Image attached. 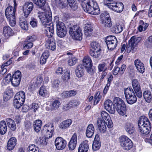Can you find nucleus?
Instances as JSON below:
<instances>
[{"mask_svg": "<svg viewBox=\"0 0 152 152\" xmlns=\"http://www.w3.org/2000/svg\"><path fill=\"white\" fill-rule=\"evenodd\" d=\"M132 84L133 90L129 87L124 90L126 99L127 103L129 104H132L136 102L137 99L135 95L139 98L142 96L140 86L137 80L136 79L133 80Z\"/></svg>", "mask_w": 152, "mask_h": 152, "instance_id": "nucleus-1", "label": "nucleus"}, {"mask_svg": "<svg viewBox=\"0 0 152 152\" xmlns=\"http://www.w3.org/2000/svg\"><path fill=\"white\" fill-rule=\"evenodd\" d=\"M82 6L84 11L89 14L97 15L100 13V10L97 3L92 0H84Z\"/></svg>", "mask_w": 152, "mask_h": 152, "instance_id": "nucleus-2", "label": "nucleus"}, {"mask_svg": "<svg viewBox=\"0 0 152 152\" xmlns=\"http://www.w3.org/2000/svg\"><path fill=\"white\" fill-rule=\"evenodd\" d=\"M138 125L140 132L143 136L148 135L150 132L151 127V123L145 116H141L140 118Z\"/></svg>", "mask_w": 152, "mask_h": 152, "instance_id": "nucleus-3", "label": "nucleus"}, {"mask_svg": "<svg viewBox=\"0 0 152 152\" xmlns=\"http://www.w3.org/2000/svg\"><path fill=\"white\" fill-rule=\"evenodd\" d=\"M114 107L117 112L120 115H124L126 113V105L123 100L118 97H115L113 101Z\"/></svg>", "mask_w": 152, "mask_h": 152, "instance_id": "nucleus-4", "label": "nucleus"}, {"mask_svg": "<svg viewBox=\"0 0 152 152\" xmlns=\"http://www.w3.org/2000/svg\"><path fill=\"white\" fill-rule=\"evenodd\" d=\"M37 16L43 27L50 25V23H52V18L51 12L48 11L44 12L39 11L37 12Z\"/></svg>", "mask_w": 152, "mask_h": 152, "instance_id": "nucleus-5", "label": "nucleus"}, {"mask_svg": "<svg viewBox=\"0 0 152 152\" xmlns=\"http://www.w3.org/2000/svg\"><path fill=\"white\" fill-rule=\"evenodd\" d=\"M25 99V93L20 91L17 93L14 97L13 100V105L17 109H19L23 105Z\"/></svg>", "mask_w": 152, "mask_h": 152, "instance_id": "nucleus-6", "label": "nucleus"}, {"mask_svg": "<svg viewBox=\"0 0 152 152\" xmlns=\"http://www.w3.org/2000/svg\"><path fill=\"white\" fill-rule=\"evenodd\" d=\"M69 34L75 40H81L82 39L83 33L81 28L77 25L69 28Z\"/></svg>", "mask_w": 152, "mask_h": 152, "instance_id": "nucleus-7", "label": "nucleus"}, {"mask_svg": "<svg viewBox=\"0 0 152 152\" xmlns=\"http://www.w3.org/2000/svg\"><path fill=\"white\" fill-rule=\"evenodd\" d=\"M121 146L126 150H129L133 146L132 141L125 136H122L120 138Z\"/></svg>", "mask_w": 152, "mask_h": 152, "instance_id": "nucleus-8", "label": "nucleus"}, {"mask_svg": "<svg viewBox=\"0 0 152 152\" xmlns=\"http://www.w3.org/2000/svg\"><path fill=\"white\" fill-rule=\"evenodd\" d=\"M105 42L107 45L108 49L112 50L115 49L117 46V40L116 37L113 36H109L107 37Z\"/></svg>", "mask_w": 152, "mask_h": 152, "instance_id": "nucleus-9", "label": "nucleus"}, {"mask_svg": "<svg viewBox=\"0 0 152 152\" xmlns=\"http://www.w3.org/2000/svg\"><path fill=\"white\" fill-rule=\"evenodd\" d=\"M54 128L52 124L48 123L45 125L41 130V132L44 135H48V137H52Z\"/></svg>", "mask_w": 152, "mask_h": 152, "instance_id": "nucleus-10", "label": "nucleus"}, {"mask_svg": "<svg viewBox=\"0 0 152 152\" xmlns=\"http://www.w3.org/2000/svg\"><path fill=\"white\" fill-rule=\"evenodd\" d=\"M107 5L109 8L117 12H121L124 8L123 4L121 2L108 3Z\"/></svg>", "mask_w": 152, "mask_h": 152, "instance_id": "nucleus-11", "label": "nucleus"}, {"mask_svg": "<svg viewBox=\"0 0 152 152\" xmlns=\"http://www.w3.org/2000/svg\"><path fill=\"white\" fill-rule=\"evenodd\" d=\"M66 29L63 23L58 24L56 27V34L59 37L62 38L66 34Z\"/></svg>", "mask_w": 152, "mask_h": 152, "instance_id": "nucleus-12", "label": "nucleus"}, {"mask_svg": "<svg viewBox=\"0 0 152 152\" xmlns=\"http://www.w3.org/2000/svg\"><path fill=\"white\" fill-rule=\"evenodd\" d=\"M34 4L31 2L25 3L23 6V11L25 17L26 18L33 10Z\"/></svg>", "mask_w": 152, "mask_h": 152, "instance_id": "nucleus-13", "label": "nucleus"}, {"mask_svg": "<svg viewBox=\"0 0 152 152\" xmlns=\"http://www.w3.org/2000/svg\"><path fill=\"white\" fill-rule=\"evenodd\" d=\"M55 144L56 148L58 150H62L64 149L66 147V142L63 138L58 137L56 139Z\"/></svg>", "mask_w": 152, "mask_h": 152, "instance_id": "nucleus-14", "label": "nucleus"}, {"mask_svg": "<svg viewBox=\"0 0 152 152\" xmlns=\"http://www.w3.org/2000/svg\"><path fill=\"white\" fill-rule=\"evenodd\" d=\"M104 106L105 109L110 113L113 114L115 113L114 104H113L111 100L108 99L106 101L104 102Z\"/></svg>", "mask_w": 152, "mask_h": 152, "instance_id": "nucleus-15", "label": "nucleus"}, {"mask_svg": "<svg viewBox=\"0 0 152 152\" xmlns=\"http://www.w3.org/2000/svg\"><path fill=\"white\" fill-rule=\"evenodd\" d=\"M54 25L53 23H50V25H48L47 26L43 27L45 31V33L49 38L52 37L54 32Z\"/></svg>", "mask_w": 152, "mask_h": 152, "instance_id": "nucleus-16", "label": "nucleus"}, {"mask_svg": "<svg viewBox=\"0 0 152 152\" xmlns=\"http://www.w3.org/2000/svg\"><path fill=\"white\" fill-rule=\"evenodd\" d=\"M16 8H13L11 6L8 7L6 9L5 11V16L7 19H9L12 17L15 16V13Z\"/></svg>", "mask_w": 152, "mask_h": 152, "instance_id": "nucleus-17", "label": "nucleus"}, {"mask_svg": "<svg viewBox=\"0 0 152 152\" xmlns=\"http://www.w3.org/2000/svg\"><path fill=\"white\" fill-rule=\"evenodd\" d=\"M45 46L48 49L54 50L56 48L55 40L53 38H49L46 42Z\"/></svg>", "mask_w": 152, "mask_h": 152, "instance_id": "nucleus-18", "label": "nucleus"}, {"mask_svg": "<svg viewBox=\"0 0 152 152\" xmlns=\"http://www.w3.org/2000/svg\"><path fill=\"white\" fill-rule=\"evenodd\" d=\"M134 64L137 70L139 72L142 73L144 72L145 68L144 65L140 59H137L135 60Z\"/></svg>", "mask_w": 152, "mask_h": 152, "instance_id": "nucleus-19", "label": "nucleus"}, {"mask_svg": "<svg viewBox=\"0 0 152 152\" xmlns=\"http://www.w3.org/2000/svg\"><path fill=\"white\" fill-rule=\"evenodd\" d=\"M101 147V142L99 136L98 134L96 135L94 142L92 145V149L94 151H97L99 150Z\"/></svg>", "mask_w": 152, "mask_h": 152, "instance_id": "nucleus-20", "label": "nucleus"}, {"mask_svg": "<svg viewBox=\"0 0 152 152\" xmlns=\"http://www.w3.org/2000/svg\"><path fill=\"white\" fill-rule=\"evenodd\" d=\"M97 124L99 131L101 133H104L106 130L105 122L102 118H100L97 120Z\"/></svg>", "mask_w": 152, "mask_h": 152, "instance_id": "nucleus-21", "label": "nucleus"}, {"mask_svg": "<svg viewBox=\"0 0 152 152\" xmlns=\"http://www.w3.org/2000/svg\"><path fill=\"white\" fill-rule=\"evenodd\" d=\"M88 149V141L86 140L80 145L78 149V152H87Z\"/></svg>", "mask_w": 152, "mask_h": 152, "instance_id": "nucleus-22", "label": "nucleus"}, {"mask_svg": "<svg viewBox=\"0 0 152 152\" xmlns=\"http://www.w3.org/2000/svg\"><path fill=\"white\" fill-rule=\"evenodd\" d=\"M17 140L15 137L11 138L8 142L7 148L8 150L11 151L15 148Z\"/></svg>", "mask_w": 152, "mask_h": 152, "instance_id": "nucleus-23", "label": "nucleus"}, {"mask_svg": "<svg viewBox=\"0 0 152 152\" xmlns=\"http://www.w3.org/2000/svg\"><path fill=\"white\" fill-rule=\"evenodd\" d=\"M84 71L83 66L82 64H79L75 69L76 75L78 77H81L84 75Z\"/></svg>", "mask_w": 152, "mask_h": 152, "instance_id": "nucleus-24", "label": "nucleus"}, {"mask_svg": "<svg viewBox=\"0 0 152 152\" xmlns=\"http://www.w3.org/2000/svg\"><path fill=\"white\" fill-rule=\"evenodd\" d=\"M94 132V128L92 124H89L87 127L86 134L87 137L91 138L93 135Z\"/></svg>", "mask_w": 152, "mask_h": 152, "instance_id": "nucleus-25", "label": "nucleus"}, {"mask_svg": "<svg viewBox=\"0 0 152 152\" xmlns=\"http://www.w3.org/2000/svg\"><path fill=\"white\" fill-rule=\"evenodd\" d=\"M8 127L12 131H14L16 129V126L14 121L10 118H7L6 119Z\"/></svg>", "mask_w": 152, "mask_h": 152, "instance_id": "nucleus-26", "label": "nucleus"}, {"mask_svg": "<svg viewBox=\"0 0 152 152\" xmlns=\"http://www.w3.org/2000/svg\"><path fill=\"white\" fill-rule=\"evenodd\" d=\"M49 56V52L48 50L44 51L42 54L40 58V63L41 64H45Z\"/></svg>", "mask_w": 152, "mask_h": 152, "instance_id": "nucleus-27", "label": "nucleus"}, {"mask_svg": "<svg viewBox=\"0 0 152 152\" xmlns=\"http://www.w3.org/2000/svg\"><path fill=\"white\" fill-rule=\"evenodd\" d=\"M13 31L8 26H6L3 28V33L6 37H8L12 35Z\"/></svg>", "mask_w": 152, "mask_h": 152, "instance_id": "nucleus-28", "label": "nucleus"}, {"mask_svg": "<svg viewBox=\"0 0 152 152\" xmlns=\"http://www.w3.org/2000/svg\"><path fill=\"white\" fill-rule=\"evenodd\" d=\"M126 131L129 134H132L134 132V128L133 124L130 123H127L125 126Z\"/></svg>", "mask_w": 152, "mask_h": 152, "instance_id": "nucleus-29", "label": "nucleus"}, {"mask_svg": "<svg viewBox=\"0 0 152 152\" xmlns=\"http://www.w3.org/2000/svg\"><path fill=\"white\" fill-rule=\"evenodd\" d=\"M7 131V127L5 121H1L0 122V134L3 135Z\"/></svg>", "mask_w": 152, "mask_h": 152, "instance_id": "nucleus-30", "label": "nucleus"}, {"mask_svg": "<svg viewBox=\"0 0 152 152\" xmlns=\"http://www.w3.org/2000/svg\"><path fill=\"white\" fill-rule=\"evenodd\" d=\"M19 23L20 26L22 29L26 30L28 29V23L26 20L23 18H20Z\"/></svg>", "mask_w": 152, "mask_h": 152, "instance_id": "nucleus-31", "label": "nucleus"}, {"mask_svg": "<svg viewBox=\"0 0 152 152\" xmlns=\"http://www.w3.org/2000/svg\"><path fill=\"white\" fill-rule=\"evenodd\" d=\"M83 65L85 67L92 65L91 60L88 56H85L83 60Z\"/></svg>", "mask_w": 152, "mask_h": 152, "instance_id": "nucleus-32", "label": "nucleus"}, {"mask_svg": "<svg viewBox=\"0 0 152 152\" xmlns=\"http://www.w3.org/2000/svg\"><path fill=\"white\" fill-rule=\"evenodd\" d=\"M72 120L71 119H68L65 120L61 122L60 125V128L64 129L68 127L71 124Z\"/></svg>", "mask_w": 152, "mask_h": 152, "instance_id": "nucleus-33", "label": "nucleus"}, {"mask_svg": "<svg viewBox=\"0 0 152 152\" xmlns=\"http://www.w3.org/2000/svg\"><path fill=\"white\" fill-rule=\"evenodd\" d=\"M102 23L103 26L106 27H110L112 25L110 18L102 19Z\"/></svg>", "mask_w": 152, "mask_h": 152, "instance_id": "nucleus-34", "label": "nucleus"}, {"mask_svg": "<svg viewBox=\"0 0 152 152\" xmlns=\"http://www.w3.org/2000/svg\"><path fill=\"white\" fill-rule=\"evenodd\" d=\"M33 1L39 8L42 9L45 6L46 0H33Z\"/></svg>", "mask_w": 152, "mask_h": 152, "instance_id": "nucleus-35", "label": "nucleus"}, {"mask_svg": "<svg viewBox=\"0 0 152 152\" xmlns=\"http://www.w3.org/2000/svg\"><path fill=\"white\" fill-rule=\"evenodd\" d=\"M92 27L91 25L86 24L85 26L84 34L88 36L90 35L92 31Z\"/></svg>", "mask_w": 152, "mask_h": 152, "instance_id": "nucleus-36", "label": "nucleus"}, {"mask_svg": "<svg viewBox=\"0 0 152 152\" xmlns=\"http://www.w3.org/2000/svg\"><path fill=\"white\" fill-rule=\"evenodd\" d=\"M101 50H90V54L94 58H98L100 55Z\"/></svg>", "mask_w": 152, "mask_h": 152, "instance_id": "nucleus-37", "label": "nucleus"}, {"mask_svg": "<svg viewBox=\"0 0 152 152\" xmlns=\"http://www.w3.org/2000/svg\"><path fill=\"white\" fill-rule=\"evenodd\" d=\"M148 26L147 23H144L142 20H141L140 22V25L138 28L140 32L146 30Z\"/></svg>", "mask_w": 152, "mask_h": 152, "instance_id": "nucleus-38", "label": "nucleus"}, {"mask_svg": "<svg viewBox=\"0 0 152 152\" xmlns=\"http://www.w3.org/2000/svg\"><path fill=\"white\" fill-rule=\"evenodd\" d=\"M143 96L147 102H150L151 101L152 96L150 92L148 91H144L143 94Z\"/></svg>", "mask_w": 152, "mask_h": 152, "instance_id": "nucleus-39", "label": "nucleus"}, {"mask_svg": "<svg viewBox=\"0 0 152 152\" xmlns=\"http://www.w3.org/2000/svg\"><path fill=\"white\" fill-rule=\"evenodd\" d=\"M102 98V95L100 94L99 91L97 92L94 95V104H96Z\"/></svg>", "mask_w": 152, "mask_h": 152, "instance_id": "nucleus-40", "label": "nucleus"}, {"mask_svg": "<svg viewBox=\"0 0 152 152\" xmlns=\"http://www.w3.org/2000/svg\"><path fill=\"white\" fill-rule=\"evenodd\" d=\"M141 37H136V36H133L129 40L132 43H133L134 45H137V44L139 42L141 39Z\"/></svg>", "mask_w": 152, "mask_h": 152, "instance_id": "nucleus-41", "label": "nucleus"}, {"mask_svg": "<svg viewBox=\"0 0 152 152\" xmlns=\"http://www.w3.org/2000/svg\"><path fill=\"white\" fill-rule=\"evenodd\" d=\"M91 46L90 50H101L99 44L96 42H92L91 43Z\"/></svg>", "mask_w": 152, "mask_h": 152, "instance_id": "nucleus-42", "label": "nucleus"}, {"mask_svg": "<svg viewBox=\"0 0 152 152\" xmlns=\"http://www.w3.org/2000/svg\"><path fill=\"white\" fill-rule=\"evenodd\" d=\"M123 30V27L121 25H115L112 28L113 31L116 33H120Z\"/></svg>", "mask_w": 152, "mask_h": 152, "instance_id": "nucleus-43", "label": "nucleus"}, {"mask_svg": "<svg viewBox=\"0 0 152 152\" xmlns=\"http://www.w3.org/2000/svg\"><path fill=\"white\" fill-rule=\"evenodd\" d=\"M70 72L67 70L64 72L62 76V78L64 81H67L70 79Z\"/></svg>", "mask_w": 152, "mask_h": 152, "instance_id": "nucleus-44", "label": "nucleus"}, {"mask_svg": "<svg viewBox=\"0 0 152 152\" xmlns=\"http://www.w3.org/2000/svg\"><path fill=\"white\" fill-rule=\"evenodd\" d=\"M98 68L99 72L105 71L107 68L106 67V64L104 62L99 64Z\"/></svg>", "mask_w": 152, "mask_h": 152, "instance_id": "nucleus-45", "label": "nucleus"}, {"mask_svg": "<svg viewBox=\"0 0 152 152\" xmlns=\"http://www.w3.org/2000/svg\"><path fill=\"white\" fill-rule=\"evenodd\" d=\"M21 79L19 78H14L12 77L11 83L14 86H17L20 83Z\"/></svg>", "mask_w": 152, "mask_h": 152, "instance_id": "nucleus-46", "label": "nucleus"}, {"mask_svg": "<svg viewBox=\"0 0 152 152\" xmlns=\"http://www.w3.org/2000/svg\"><path fill=\"white\" fill-rule=\"evenodd\" d=\"M61 104L60 102L58 100H55L52 103V108L54 110L58 109Z\"/></svg>", "mask_w": 152, "mask_h": 152, "instance_id": "nucleus-47", "label": "nucleus"}, {"mask_svg": "<svg viewBox=\"0 0 152 152\" xmlns=\"http://www.w3.org/2000/svg\"><path fill=\"white\" fill-rule=\"evenodd\" d=\"M101 115L102 119L103 120V121L108 120L110 118L107 112L104 111H103L101 112Z\"/></svg>", "mask_w": 152, "mask_h": 152, "instance_id": "nucleus-48", "label": "nucleus"}, {"mask_svg": "<svg viewBox=\"0 0 152 152\" xmlns=\"http://www.w3.org/2000/svg\"><path fill=\"white\" fill-rule=\"evenodd\" d=\"M88 73L91 75H93L95 73L94 69L92 67V65L85 67Z\"/></svg>", "mask_w": 152, "mask_h": 152, "instance_id": "nucleus-49", "label": "nucleus"}, {"mask_svg": "<svg viewBox=\"0 0 152 152\" xmlns=\"http://www.w3.org/2000/svg\"><path fill=\"white\" fill-rule=\"evenodd\" d=\"M77 58L74 57H71L70 58L68 61V64L70 66H73L76 63Z\"/></svg>", "mask_w": 152, "mask_h": 152, "instance_id": "nucleus-50", "label": "nucleus"}, {"mask_svg": "<svg viewBox=\"0 0 152 152\" xmlns=\"http://www.w3.org/2000/svg\"><path fill=\"white\" fill-rule=\"evenodd\" d=\"M33 45V44L31 42H29V40H27L26 43L24 45L23 48L24 49L30 48L32 47Z\"/></svg>", "mask_w": 152, "mask_h": 152, "instance_id": "nucleus-51", "label": "nucleus"}, {"mask_svg": "<svg viewBox=\"0 0 152 152\" xmlns=\"http://www.w3.org/2000/svg\"><path fill=\"white\" fill-rule=\"evenodd\" d=\"M7 19L9 20V23L10 26H14L16 24L15 16L12 17Z\"/></svg>", "mask_w": 152, "mask_h": 152, "instance_id": "nucleus-52", "label": "nucleus"}, {"mask_svg": "<svg viewBox=\"0 0 152 152\" xmlns=\"http://www.w3.org/2000/svg\"><path fill=\"white\" fill-rule=\"evenodd\" d=\"M12 78H19V79H21V72L19 71L18 70L15 72L13 74L12 76Z\"/></svg>", "mask_w": 152, "mask_h": 152, "instance_id": "nucleus-53", "label": "nucleus"}, {"mask_svg": "<svg viewBox=\"0 0 152 152\" xmlns=\"http://www.w3.org/2000/svg\"><path fill=\"white\" fill-rule=\"evenodd\" d=\"M104 121L105 122V124H106L107 125L108 128H111L113 127V123L110 118L108 120H107Z\"/></svg>", "mask_w": 152, "mask_h": 152, "instance_id": "nucleus-54", "label": "nucleus"}, {"mask_svg": "<svg viewBox=\"0 0 152 152\" xmlns=\"http://www.w3.org/2000/svg\"><path fill=\"white\" fill-rule=\"evenodd\" d=\"M46 136L44 138H42L40 140V142L43 145H47L48 139L50 138L48 137V135H46Z\"/></svg>", "mask_w": 152, "mask_h": 152, "instance_id": "nucleus-55", "label": "nucleus"}, {"mask_svg": "<svg viewBox=\"0 0 152 152\" xmlns=\"http://www.w3.org/2000/svg\"><path fill=\"white\" fill-rule=\"evenodd\" d=\"M47 94L46 91L44 88V87H41L39 91V94L43 96H44L47 95Z\"/></svg>", "mask_w": 152, "mask_h": 152, "instance_id": "nucleus-56", "label": "nucleus"}, {"mask_svg": "<svg viewBox=\"0 0 152 152\" xmlns=\"http://www.w3.org/2000/svg\"><path fill=\"white\" fill-rule=\"evenodd\" d=\"M100 17L102 19L104 18H110L109 13L106 11L103 12L100 15Z\"/></svg>", "mask_w": 152, "mask_h": 152, "instance_id": "nucleus-57", "label": "nucleus"}, {"mask_svg": "<svg viewBox=\"0 0 152 152\" xmlns=\"http://www.w3.org/2000/svg\"><path fill=\"white\" fill-rule=\"evenodd\" d=\"M37 151L34 145H30L28 148V152H35Z\"/></svg>", "mask_w": 152, "mask_h": 152, "instance_id": "nucleus-58", "label": "nucleus"}, {"mask_svg": "<svg viewBox=\"0 0 152 152\" xmlns=\"http://www.w3.org/2000/svg\"><path fill=\"white\" fill-rule=\"evenodd\" d=\"M79 104V103L77 101L73 100L69 102V105L71 107H74L77 106Z\"/></svg>", "mask_w": 152, "mask_h": 152, "instance_id": "nucleus-59", "label": "nucleus"}, {"mask_svg": "<svg viewBox=\"0 0 152 152\" xmlns=\"http://www.w3.org/2000/svg\"><path fill=\"white\" fill-rule=\"evenodd\" d=\"M132 43H131L130 41H129L128 43L127 44L126 47V50L127 52L128 53H129L131 51H132Z\"/></svg>", "mask_w": 152, "mask_h": 152, "instance_id": "nucleus-60", "label": "nucleus"}, {"mask_svg": "<svg viewBox=\"0 0 152 152\" xmlns=\"http://www.w3.org/2000/svg\"><path fill=\"white\" fill-rule=\"evenodd\" d=\"M60 81L59 80H54L52 83V87L54 88H58L59 86Z\"/></svg>", "mask_w": 152, "mask_h": 152, "instance_id": "nucleus-61", "label": "nucleus"}, {"mask_svg": "<svg viewBox=\"0 0 152 152\" xmlns=\"http://www.w3.org/2000/svg\"><path fill=\"white\" fill-rule=\"evenodd\" d=\"M76 144L77 143L69 142L68 145L69 149L71 150H74L75 148Z\"/></svg>", "mask_w": 152, "mask_h": 152, "instance_id": "nucleus-62", "label": "nucleus"}, {"mask_svg": "<svg viewBox=\"0 0 152 152\" xmlns=\"http://www.w3.org/2000/svg\"><path fill=\"white\" fill-rule=\"evenodd\" d=\"M113 72L114 75H116L119 73L120 74V68L117 66H115Z\"/></svg>", "mask_w": 152, "mask_h": 152, "instance_id": "nucleus-63", "label": "nucleus"}, {"mask_svg": "<svg viewBox=\"0 0 152 152\" xmlns=\"http://www.w3.org/2000/svg\"><path fill=\"white\" fill-rule=\"evenodd\" d=\"M42 122L40 120H38L34 121L33 124L34 126H41Z\"/></svg>", "mask_w": 152, "mask_h": 152, "instance_id": "nucleus-64", "label": "nucleus"}]
</instances>
